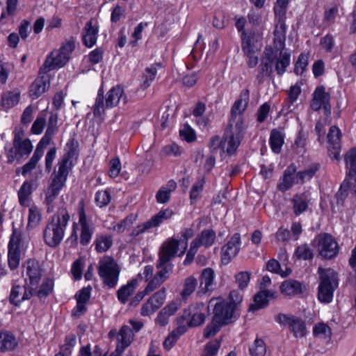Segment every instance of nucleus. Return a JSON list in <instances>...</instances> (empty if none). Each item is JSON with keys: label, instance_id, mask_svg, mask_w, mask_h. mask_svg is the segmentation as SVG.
<instances>
[{"label": "nucleus", "instance_id": "nucleus-54", "mask_svg": "<svg viewBox=\"0 0 356 356\" xmlns=\"http://www.w3.org/2000/svg\"><path fill=\"white\" fill-rule=\"evenodd\" d=\"M249 350L252 356H264L266 353V345L264 341L259 339H255Z\"/></svg>", "mask_w": 356, "mask_h": 356}, {"label": "nucleus", "instance_id": "nucleus-20", "mask_svg": "<svg viewBox=\"0 0 356 356\" xmlns=\"http://www.w3.org/2000/svg\"><path fill=\"white\" fill-rule=\"evenodd\" d=\"M33 296V288L29 285H13L10 294L11 304L19 306L24 300H29Z\"/></svg>", "mask_w": 356, "mask_h": 356}, {"label": "nucleus", "instance_id": "nucleus-55", "mask_svg": "<svg viewBox=\"0 0 356 356\" xmlns=\"http://www.w3.org/2000/svg\"><path fill=\"white\" fill-rule=\"evenodd\" d=\"M205 184V179L204 177H200L193 185L190 191V198L191 201H195L200 197V193L203 190Z\"/></svg>", "mask_w": 356, "mask_h": 356}, {"label": "nucleus", "instance_id": "nucleus-14", "mask_svg": "<svg viewBox=\"0 0 356 356\" xmlns=\"http://www.w3.org/2000/svg\"><path fill=\"white\" fill-rule=\"evenodd\" d=\"M166 297V290L162 288L150 296L142 305L140 314L143 316H148L154 314L164 303Z\"/></svg>", "mask_w": 356, "mask_h": 356}, {"label": "nucleus", "instance_id": "nucleus-43", "mask_svg": "<svg viewBox=\"0 0 356 356\" xmlns=\"http://www.w3.org/2000/svg\"><path fill=\"white\" fill-rule=\"evenodd\" d=\"M215 238L216 233L213 230L205 229L194 241H197L200 247L204 246L207 248L213 243Z\"/></svg>", "mask_w": 356, "mask_h": 356}, {"label": "nucleus", "instance_id": "nucleus-30", "mask_svg": "<svg viewBox=\"0 0 356 356\" xmlns=\"http://www.w3.org/2000/svg\"><path fill=\"white\" fill-rule=\"evenodd\" d=\"M274 293L271 291L266 289H261L254 296V303L249 307L250 312H254L266 307L268 304V298H273Z\"/></svg>", "mask_w": 356, "mask_h": 356}, {"label": "nucleus", "instance_id": "nucleus-18", "mask_svg": "<svg viewBox=\"0 0 356 356\" xmlns=\"http://www.w3.org/2000/svg\"><path fill=\"white\" fill-rule=\"evenodd\" d=\"M209 307H213V317H216L218 313L222 316V322L228 324L234 313V307L228 302L221 300L218 298L211 299L209 302Z\"/></svg>", "mask_w": 356, "mask_h": 356}, {"label": "nucleus", "instance_id": "nucleus-39", "mask_svg": "<svg viewBox=\"0 0 356 356\" xmlns=\"http://www.w3.org/2000/svg\"><path fill=\"white\" fill-rule=\"evenodd\" d=\"M284 143V133L277 129L270 131L269 143L272 151L275 154L281 152L282 147Z\"/></svg>", "mask_w": 356, "mask_h": 356}, {"label": "nucleus", "instance_id": "nucleus-11", "mask_svg": "<svg viewBox=\"0 0 356 356\" xmlns=\"http://www.w3.org/2000/svg\"><path fill=\"white\" fill-rule=\"evenodd\" d=\"M157 273L146 286V292H152L160 286L170 277L172 271L173 265L170 262H163L158 259L156 262Z\"/></svg>", "mask_w": 356, "mask_h": 356}, {"label": "nucleus", "instance_id": "nucleus-4", "mask_svg": "<svg viewBox=\"0 0 356 356\" xmlns=\"http://www.w3.org/2000/svg\"><path fill=\"white\" fill-rule=\"evenodd\" d=\"M74 48V40L73 38L66 40L58 49L52 51L47 56L42 66V72L63 67L68 62Z\"/></svg>", "mask_w": 356, "mask_h": 356}, {"label": "nucleus", "instance_id": "nucleus-64", "mask_svg": "<svg viewBox=\"0 0 356 356\" xmlns=\"http://www.w3.org/2000/svg\"><path fill=\"white\" fill-rule=\"evenodd\" d=\"M180 136L187 142H193L196 139L195 131L188 125L184 124L179 130Z\"/></svg>", "mask_w": 356, "mask_h": 356}, {"label": "nucleus", "instance_id": "nucleus-9", "mask_svg": "<svg viewBox=\"0 0 356 356\" xmlns=\"http://www.w3.org/2000/svg\"><path fill=\"white\" fill-rule=\"evenodd\" d=\"M314 242L316 243L319 254L325 259H330L339 252L337 242L328 234L318 235Z\"/></svg>", "mask_w": 356, "mask_h": 356}, {"label": "nucleus", "instance_id": "nucleus-38", "mask_svg": "<svg viewBox=\"0 0 356 356\" xmlns=\"http://www.w3.org/2000/svg\"><path fill=\"white\" fill-rule=\"evenodd\" d=\"M301 93V88L298 84L291 86L287 92V98L284 102L282 111L286 113L291 112L294 109L293 103L298 99Z\"/></svg>", "mask_w": 356, "mask_h": 356}, {"label": "nucleus", "instance_id": "nucleus-37", "mask_svg": "<svg viewBox=\"0 0 356 356\" xmlns=\"http://www.w3.org/2000/svg\"><path fill=\"white\" fill-rule=\"evenodd\" d=\"M280 291L285 296H295L302 293V284L297 280L289 279L282 283Z\"/></svg>", "mask_w": 356, "mask_h": 356}, {"label": "nucleus", "instance_id": "nucleus-46", "mask_svg": "<svg viewBox=\"0 0 356 356\" xmlns=\"http://www.w3.org/2000/svg\"><path fill=\"white\" fill-rule=\"evenodd\" d=\"M42 220L41 213L36 206H32L29 210L27 227L29 229L35 228Z\"/></svg>", "mask_w": 356, "mask_h": 356}, {"label": "nucleus", "instance_id": "nucleus-26", "mask_svg": "<svg viewBox=\"0 0 356 356\" xmlns=\"http://www.w3.org/2000/svg\"><path fill=\"white\" fill-rule=\"evenodd\" d=\"M122 100L124 105L127 102V97L124 94L122 87L117 86L110 89L106 95L105 106L107 108L116 106Z\"/></svg>", "mask_w": 356, "mask_h": 356}, {"label": "nucleus", "instance_id": "nucleus-8", "mask_svg": "<svg viewBox=\"0 0 356 356\" xmlns=\"http://www.w3.org/2000/svg\"><path fill=\"white\" fill-rule=\"evenodd\" d=\"M19 143H13L12 145H6L4 147L6 162L8 164H13L16 162L17 164L21 163L30 155L33 150V145Z\"/></svg>", "mask_w": 356, "mask_h": 356}, {"label": "nucleus", "instance_id": "nucleus-2", "mask_svg": "<svg viewBox=\"0 0 356 356\" xmlns=\"http://www.w3.org/2000/svg\"><path fill=\"white\" fill-rule=\"evenodd\" d=\"M70 220L65 204L48 220L43 230V239L47 245L55 248L62 242Z\"/></svg>", "mask_w": 356, "mask_h": 356}, {"label": "nucleus", "instance_id": "nucleus-27", "mask_svg": "<svg viewBox=\"0 0 356 356\" xmlns=\"http://www.w3.org/2000/svg\"><path fill=\"white\" fill-rule=\"evenodd\" d=\"M296 167L294 164H291L284 170L282 177L280 180L277 185V189L282 192H285L290 189L294 184H298L296 179Z\"/></svg>", "mask_w": 356, "mask_h": 356}, {"label": "nucleus", "instance_id": "nucleus-34", "mask_svg": "<svg viewBox=\"0 0 356 356\" xmlns=\"http://www.w3.org/2000/svg\"><path fill=\"white\" fill-rule=\"evenodd\" d=\"M249 101V90H243L239 98L234 102L231 109V116L243 115L245 111Z\"/></svg>", "mask_w": 356, "mask_h": 356}, {"label": "nucleus", "instance_id": "nucleus-48", "mask_svg": "<svg viewBox=\"0 0 356 356\" xmlns=\"http://www.w3.org/2000/svg\"><path fill=\"white\" fill-rule=\"evenodd\" d=\"M346 168L348 169V175L356 174V148L350 149L344 156Z\"/></svg>", "mask_w": 356, "mask_h": 356}, {"label": "nucleus", "instance_id": "nucleus-53", "mask_svg": "<svg viewBox=\"0 0 356 356\" xmlns=\"http://www.w3.org/2000/svg\"><path fill=\"white\" fill-rule=\"evenodd\" d=\"M157 73V68L155 65H152L149 67L145 68L143 74V81L141 86L145 89L148 88L152 82L154 80Z\"/></svg>", "mask_w": 356, "mask_h": 356}, {"label": "nucleus", "instance_id": "nucleus-49", "mask_svg": "<svg viewBox=\"0 0 356 356\" xmlns=\"http://www.w3.org/2000/svg\"><path fill=\"white\" fill-rule=\"evenodd\" d=\"M313 334L316 337L329 339L332 335L331 328L324 323H319L314 327Z\"/></svg>", "mask_w": 356, "mask_h": 356}, {"label": "nucleus", "instance_id": "nucleus-16", "mask_svg": "<svg viewBox=\"0 0 356 356\" xmlns=\"http://www.w3.org/2000/svg\"><path fill=\"white\" fill-rule=\"evenodd\" d=\"M240 246L241 236L238 233H236L221 249L222 264L224 265L228 264L238 253Z\"/></svg>", "mask_w": 356, "mask_h": 356}, {"label": "nucleus", "instance_id": "nucleus-3", "mask_svg": "<svg viewBox=\"0 0 356 356\" xmlns=\"http://www.w3.org/2000/svg\"><path fill=\"white\" fill-rule=\"evenodd\" d=\"M290 59V54L280 52L279 58H277L271 49H266L258 68L257 81L261 83L264 81L265 77H270L273 72V65L277 74L282 76L289 65Z\"/></svg>", "mask_w": 356, "mask_h": 356}, {"label": "nucleus", "instance_id": "nucleus-57", "mask_svg": "<svg viewBox=\"0 0 356 356\" xmlns=\"http://www.w3.org/2000/svg\"><path fill=\"white\" fill-rule=\"evenodd\" d=\"M318 168L316 166L312 165L308 168L300 171L296 174V179L299 182L304 183L305 181H309L315 175Z\"/></svg>", "mask_w": 356, "mask_h": 356}, {"label": "nucleus", "instance_id": "nucleus-23", "mask_svg": "<svg viewBox=\"0 0 356 356\" xmlns=\"http://www.w3.org/2000/svg\"><path fill=\"white\" fill-rule=\"evenodd\" d=\"M58 114L56 113H51L48 122L46 123L47 127L45 134L38 145L44 147L50 143L53 136L58 131Z\"/></svg>", "mask_w": 356, "mask_h": 356}, {"label": "nucleus", "instance_id": "nucleus-40", "mask_svg": "<svg viewBox=\"0 0 356 356\" xmlns=\"http://www.w3.org/2000/svg\"><path fill=\"white\" fill-rule=\"evenodd\" d=\"M43 147L39 145H37L31 158L22 168V175L23 176L25 177L27 174L30 173L33 169L35 168L38 162L43 155Z\"/></svg>", "mask_w": 356, "mask_h": 356}, {"label": "nucleus", "instance_id": "nucleus-56", "mask_svg": "<svg viewBox=\"0 0 356 356\" xmlns=\"http://www.w3.org/2000/svg\"><path fill=\"white\" fill-rule=\"evenodd\" d=\"M180 238L178 240L181 251L179 255L185 253L188 247V240L193 236V230L191 228H186L180 233Z\"/></svg>", "mask_w": 356, "mask_h": 356}, {"label": "nucleus", "instance_id": "nucleus-17", "mask_svg": "<svg viewBox=\"0 0 356 356\" xmlns=\"http://www.w3.org/2000/svg\"><path fill=\"white\" fill-rule=\"evenodd\" d=\"M341 136V131L337 126H332L330 128L327 134L328 152L332 159L337 161L340 159Z\"/></svg>", "mask_w": 356, "mask_h": 356}, {"label": "nucleus", "instance_id": "nucleus-28", "mask_svg": "<svg viewBox=\"0 0 356 356\" xmlns=\"http://www.w3.org/2000/svg\"><path fill=\"white\" fill-rule=\"evenodd\" d=\"M243 137L225 131L222 144V151L233 154L239 146Z\"/></svg>", "mask_w": 356, "mask_h": 356}, {"label": "nucleus", "instance_id": "nucleus-51", "mask_svg": "<svg viewBox=\"0 0 356 356\" xmlns=\"http://www.w3.org/2000/svg\"><path fill=\"white\" fill-rule=\"evenodd\" d=\"M186 312V321L188 327H197L204 323L205 321V315L202 312H195L191 317L188 319V317L191 315V313Z\"/></svg>", "mask_w": 356, "mask_h": 356}, {"label": "nucleus", "instance_id": "nucleus-31", "mask_svg": "<svg viewBox=\"0 0 356 356\" xmlns=\"http://www.w3.org/2000/svg\"><path fill=\"white\" fill-rule=\"evenodd\" d=\"M215 273L212 268H204L200 277V292L205 293L211 290L213 284Z\"/></svg>", "mask_w": 356, "mask_h": 356}, {"label": "nucleus", "instance_id": "nucleus-47", "mask_svg": "<svg viewBox=\"0 0 356 356\" xmlns=\"http://www.w3.org/2000/svg\"><path fill=\"white\" fill-rule=\"evenodd\" d=\"M76 343L74 334H69L65 337V343L61 346L58 355L56 356H67L72 354V350Z\"/></svg>", "mask_w": 356, "mask_h": 356}, {"label": "nucleus", "instance_id": "nucleus-44", "mask_svg": "<svg viewBox=\"0 0 356 356\" xmlns=\"http://www.w3.org/2000/svg\"><path fill=\"white\" fill-rule=\"evenodd\" d=\"M32 193V184L29 181H24L18 191V198L22 206H28L29 197Z\"/></svg>", "mask_w": 356, "mask_h": 356}, {"label": "nucleus", "instance_id": "nucleus-13", "mask_svg": "<svg viewBox=\"0 0 356 356\" xmlns=\"http://www.w3.org/2000/svg\"><path fill=\"white\" fill-rule=\"evenodd\" d=\"M22 267L26 285L33 288L36 286L42 275L40 263L35 259H29L23 264Z\"/></svg>", "mask_w": 356, "mask_h": 356}, {"label": "nucleus", "instance_id": "nucleus-33", "mask_svg": "<svg viewBox=\"0 0 356 356\" xmlns=\"http://www.w3.org/2000/svg\"><path fill=\"white\" fill-rule=\"evenodd\" d=\"M20 98V92L17 90H7L1 94V106L8 110L18 104Z\"/></svg>", "mask_w": 356, "mask_h": 356}, {"label": "nucleus", "instance_id": "nucleus-1", "mask_svg": "<svg viewBox=\"0 0 356 356\" xmlns=\"http://www.w3.org/2000/svg\"><path fill=\"white\" fill-rule=\"evenodd\" d=\"M73 152L69 151L58 162V170L52 175L51 181L45 192L44 204L47 207V212L52 213L54 209V201L61 189L65 185L72 164L70 159Z\"/></svg>", "mask_w": 356, "mask_h": 356}, {"label": "nucleus", "instance_id": "nucleus-6", "mask_svg": "<svg viewBox=\"0 0 356 356\" xmlns=\"http://www.w3.org/2000/svg\"><path fill=\"white\" fill-rule=\"evenodd\" d=\"M98 273L103 283L108 288H114L118 284L120 268L115 259L108 256L102 257L99 261Z\"/></svg>", "mask_w": 356, "mask_h": 356}, {"label": "nucleus", "instance_id": "nucleus-25", "mask_svg": "<svg viewBox=\"0 0 356 356\" xmlns=\"http://www.w3.org/2000/svg\"><path fill=\"white\" fill-rule=\"evenodd\" d=\"M99 27L95 20L91 19L85 25L83 31V42L88 47H91L95 44L97 38Z\"/></svg>", "mask_w": 356, "mask_h": 356}, {"label": "nucleus", "instance_id": "nucleus-22", "mask_svg": "<svg viewBox=\"0 0 356 356\" xmlns=\"http://www.w3.org/2000/svg\"><path fill=\"white\" fill-rule=\"evenodd\" d=\"M134 337V332L129 326L124 325L120 328L117 335L116 356L122 354L124 350L131 343Z\"/></svg>", "mask_w": 356, "mask_h": 356}, {"label": "nucleus", "instance_id": "nucleus-58", "mask_svg": "<svg viewBox=\"0 0 356 356\" xmlns=\"http://www.w3.org/2000/svg\"><path fill=\"white\" fill-rule=\"evenodd\" d=\"M104 97L103 91L99 90L95 103L93 106V113L95 116H101L104 113Z\"/></svg>", "mask_w": 356, "mask_h": 356}, {"label": "nucleus", "instance_id": "nucleus-32", "mask_svg": "<svg viewBox=\"0 0 356 356\" xmlns=\"http://www.w3.org/2000/svg\"><path fill=\"white\" fill-rule=\"evenodd\" d=\"M286 26L285 22H275L274 44L277 50L282 51L285 45Z\"/></svg>", "mask_w": 356, "mask_h": 356}, {"label": "nucleus", "instance_id": "nucleus-10", "mask_svg": "<svg viewBox=\"0 0 356 356\" xmlns=\"http://www.w3.org/2000/svg\"><path fill=\"white\" fill-rule=\"evenodd\" d=\"M275 320L281 325L288 326L296 337H302L306 334V326L304 321L298 316L280 313Z\"/></svg>", "mask_w": 356, "mask_h": 356}, {"label": "nucleus", "instance_id": "nucleus-29", "mask_svg": "<svg viewBox=\"0 0 356 356\" xmlns=\"http://www.w3.org/2000/svg\"><path fill=\"white\" fill-rule=\"evenodd\" d=\"M327 100H330V93L325 91L324 86H318L313 93V98L310 107L313 111H318Z\"/></svg>", "mask_w": 356, "mask_h": 356}, {"label": "nucleus", "instance_id": "nucleus-52", "mask_svg": "<svg viewBox=\"0 0 356 356\" xmlns=\"http://www.w3.org/2000/svg\"><path fill=\"white\" fill-rule=\"evenodd\" d=\"M54 283L50 279H46L42 282L40 289L36 291L33 289V295H35L39 298H45L53 290Z\"/></svg>", "mask_w": 356, "mask_h": 356}, {"label": "nucleus", "instance_id": "nucleus-35", "mask_svg": "<svg viewBox=\"0 0 356 356\" xmlns=\"http://www.w3.org/2000/svg\"><path fill=\"white\" fill-rule=\"evenodd\" d=\"M138 279H132L127 284L122 286L117 291L118 300L125 304L129 298L134 293L138 286Z\"/></svg>", "mask_w": 356, "mask_h": 356}, {"label": "nucleus", "instance_id": "nucleus-59", "mask_svg": "<svg viewBox=\"0 0 356 356\" xmlns=\"http://www.w3.org/2000/svg\"><path fill=\"white\" fill-rule=\"evenodd\" d=\"M298 259L307 260L313 258V252L307 244L299 245L295 252Z\"/></svg>", "mask_w": 356, "mask_h": 356}, {"label": "nucleus", "instance_id": "nucleus-21", "mask_svg": "<svg viewBox=\"0 0 356 356\" xmlns=\"http://www.w3.org/2000/svg\"><path fill=\"white\" fill-rule=\"evenodd\" d=\"M178 239L171 238L165 241L160 248L159 259L163 262H170L179 250Z\"/></svg>", "mask_w": 356, "mask_h": 356}, {"label": "nucleus", "instance_id": "nucleus-19", "mask_svg": "<svg viewBox=\"0 0 356 356\" xmlns=\"http://www.w3.org/2000/svg\"><path fill=\"white\" fill-rule=\"evenodd\" d=\"M48 72H42V67L38 72V76L30 86L29 95L33 99L40 97L49 87V77Z\"/></svg>", "mask_w": 356, "mask_h": 356}, {"label": "nucleus", "instance_id": "nucleus-50", "mask_svg": "<svg viewBox=\"0 0 356 356\" xmlns=\"http://www.w3.org/2000/svg\"><path fill=\"white\" fill-rule=\"evenodd\" d=\"M197 281L195 277L190 276L185 279L184 282V288L181 291L183 298H186L191 296L197 287Z\"/></svg>", "mask_w": 356, "mask_h": 356}, {"label": "nucleus", "instance_id": "nucleus-36", "mask_svg": "<svg viewBox=\"0 0 356 356\" xmlns=\"http://www.w3.org/2000/svg\"><path fill=\"white\" fill-rule=\"evenodd\" d=\"M245 126L243 115L231 116L227 131L243 138Z\"/></svg>", "mask_w": 356, "mask_h": 356}, {"label": "nucleus", "instance_id": "nucleus-12", "mask_svg": "<svg viewBox=\"0 0 356 356\" xmlns=\"http://www.w3.org/2000/svg\"><path fill=\"white\" fill-rule=\"evenodd\" d=\"M78 215L79 224L81 227L80 243L82 245H86L92 238L95 232V226L86 217L83 201L79 202Z\"/></svg>", "mask_w": 356, "mask_h": 356}, {"label": "nucleus", "instance_id": "nucleus-15", "mask_svg": "<svg viewBox=\"0 0 356 356\" xmlns=\"http://www.w3.org/2000/svg\"><path fill=\"white\" fill-rule=\"evenodd\" d=\"M19 232L16 229H14L8 243V261L11 270L16 269L19 265Z\"/></svg>", "mask_w": 356, "mask_h": 356}, {"label": "nucleus", "instance_id": "nucleus-45", "mask_svg": "<svg viewBox=\"0 0 356 356\" xmlns=\"http://www.w3.org/2000/svg\"><path fill=\"white\" fill-rule=\"evenodd\" d=\"M1 352L13 350L17 345L15 337L9 332H1Z\"/></svg>", "mask_w": 356, "mask_h": 356}, {"label": "nucleus", "instance_id": "nucleus-61", "mask_svg": "<svg viewBox=\"0 0 356 356\" xmlns=\"http://www.w3.org/2000/svg\"><path fill=\"white\" fill-rule=\"evenodd\" d=\"M46 123L47 122L45 115L41 114L38 115L32 125L31 132L36 135L42 134L46 125Z\"/></svg>", "mask_w": 356, "mask_h": 356}, {"label": "nucleus", "instance_id": "nucleus-62", "mask_svg": "<svg viewBox=\"0 0 356 356\" xmlns=\"http://www.w3.org/2000/svg\"><path fill=\"white\" fill-rule=\"evenodd\" d=\"M111 201V195L106 190L97 191L95 194V202L99 207L106 206Z\"/></svg>", "mask_w": 356, "mask_h": 356}, {"label": "nucleus", "instance_id": "nucleus-42", "mask_svg": "<svg viewBox=\"0 0 356 356\" xmlns=\"http://www.w3.org/2000/svg\"><path fill=\"white\" fill-rule=\"evenodd\" d=\"M222 318L219 314L216 315V317H213L212 321L210 324H209L204 332V337L205 338H210L214 336L216 333H218L223 325H227V323L222 322Z\"/></svg>", "mask_w": 356, "mask_h": 356}, {"label": "nucleus", "instance_id": "nucleus-24", "mask_svg": "<svg viewBox=\"0 0 356 356\" xmlns=\"http://www.w3.org/2000/svg\"><path fill=\"white\" fill-rule=\"evenodd\" d=\"M310 200L309 193L307 192L297 193L293 196L291 202L296 216H300L307 210Z\"/></svg>", "mask_w": 356, "mask_h": 356}, {"label": "nucleus", "instance_id": "nucleus-41", "mask_svg": "<svg viewBox=\"0 0 356 356\" xmlns=\"http://www.w3.org/2000/svg\"><path fill=\"white\" fill-rule=\"evenodd\" d=\"M94 245L97 252H105L111 248L113 237L109 234L97 235L94 241Z\"/></svg>", "mask_w": 356, "mask_h": 356}, {"label": "nucleus", "instance_id": "nucleus-5", "mask_svg": "<svg viewBox=\"0 0 356 356\" xmlns=\"http://www.w3.org/2000/svg\"><path fill=\"white\" fill-rule=\"evenodd\" d=\"M320 284L318 290V299L323 303H330L333 298L334 290L338 286V279L335 271L331 268H318Z\"/></svg>", "mask_w": 356, "mask_h": 356}, {"label": "nucleus", "instance_id": "nucleus-60", "mask_svg": "<svg viewBox=\"0 0 356 356\" xmlns=\"http://www.w3.org/2000/svg\"><path fill=\"white\" fill-rule=\"evenodd\" d=\"M308 65V56L305 54H301L295 64L294 72L297 75L303 74Z\"/></svg>", "mask_w": 356, "mask_h": 356}, {"label": "nucleus", "instance_id": "nucleus-63", "mask_svg": "<svg viewBox=\"0 0 356 356\" xmlns=\"http://www.w3.org/2000/svg\"><path fill=\"white\" fill-rule=\"evenodd\" d=\"M250 273L248 271H241L235 275L236 282L240 289L243 290L248 286L250 280Z\"/></svg>", "mask_w": 356, "mask_h": 356}, {"label": "nucleus", "instance_id": "nucleus-7", "mask_svg": "<svg viewBox=\"0 0 356 356\" xmlns=\"http://www.w3.org/2000/svg\"><path fill=\"white\" fill-rule=\"evenodd\" d=\"M172 215L173 212L170 209L160 211L147 221L134 227L130 233V236L134 239L140 238L143 234L152 228L159 226L163 221L170 218Z\"/></svg>", "mask_w": 356, "mask_h": 356}]
</instances>
